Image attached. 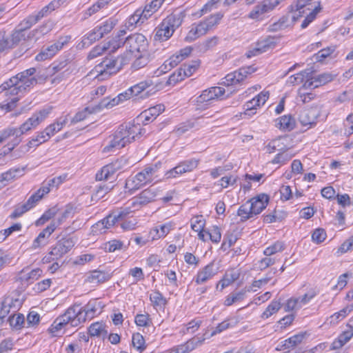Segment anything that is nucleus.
<instances>
[{"instance_id":"nucleus-1","label":"nucleus","mask_w":353,"mask_h":353,"mask_svg":"<svg viewBox=\"0 0 353 353\" xmlns=\"http://www.w3.org/2000/svg\"><path fill=\"white\" fill-rule=\"evenodd\" d=\"M148 44L146 37L142 34L135 33L129 35L123 42L128 52L117 58L105 57L102 62L95 66L96 72L101 77V79L117 73L123 65L129 63L130 53L145 51Z\"/></svg>"},{"instance_id":"nucleus-2","label":"nucleus","mask_w":353,"mask_h":353,"mask_svg":"<svg viewBox=\"0 0 353 353\" xmlns=\"http://www.w3.org/2000/svg\"><path fill=\"white\" fill-rule=\"evenodd\" d=\"M103 308L101 302L97 299L90 300L85 306L77 308L78 319L74 320V324L84 323L87 319H92L97 313H100Z\"/></svg>"},{"instance_id":"nucleus-3","label":"nucleus","mask_w":353,"mask_h":353,"mask_svg":"<svg viewBox=\"0 0 353 353\" xmlns=\"http://www.w3.org/2000/svg\"><path fill=\"white\" fill-rule=\"evenodd\" d=\"M26 39V33L19 30L17 27L10 36H7L6 32H0V52L6 50L14 48L22 40Z\"/></svg>"},{"instance_id":"nucleus-4","label":"nucleus","mask_w":353,"mask_h":353,"mask_svg":"<svg viewBox=\"0 0 353 353\" xmlns=\"http://www.w3.org/2000/svg\"><path fill=\"white\" fill-rule=\"evenodd\" d=\"M70 36L61 37L55 43L48 46H43L41 52L36 56L38 61H45L52 57L63 46L70 40Z\"/></svg>"},{"instance_id":"nucleus-5","label":"nucleus","mask_w":353,"mask_h":353,"mask_svg":"<svg viewBox=\"0 0 353 353\" xmlns=\"http://www.w3.org/2000/svg\"><path fill=\"white\" fill-rule=\"evenodd\" d=\"M74 245V242L72 238L62 239L57 243L56 245L49 253V254L53 256V257L48 256L44 259H46V262H50V260H57L68 253Z\"/></svg>"},{"instance_id":"nucleus-6","label":"nucleus","mask_w":353,"mask_h":353,"mask_svg":"<svg viewBox=\"0 0 353 353\" xmlns=\"http://www.w3.org/2000/svg\"><path fill=\"white\" fill-rule=\"evenodd\" d=\"M320 115V111L316 107L303 110L299 116V120L302 125L311 128L316 123V119Z\"/></svg>"},{"instance_id":"nucleus-7","label":"nucleus","mask_w":353,"mask_h":353,"mask_svg":"<svg viewBox=\"0 0 353 353\" xmlns=\"http://www.w3.org/2000/svg\"><path fill=\"white\" fill-rule=\"evenodd\" d=\"M218 272L219 268L216 267L214 262H211L198 272L193 281L197 285L203 284L211 279Z\"/></svg>"},{"instance_id":"nucleus-8","label":"nucleus","mask_w":353,"mask_h":353,"mask_svg":"<svg viewBox=\"0 0 353 353\" xmlns=\"http://www.w3.org/2000/svg\"><path fill=\"white\" fill-rule=\"evenodd\" d=\"M152 181L146 174L144 170L138 172L134 177L128 179L125 181V188L129 189L130 191L140 189L143 185Z\"/></svg>"},{"instance_id":"nucleus-9","label":"nucleus","mask_w":353,"mask_h":353,"mask_svg":"<svg viewBox=\"0 0 353 353\" xmlns=\"http://www.w3.org/2000/svg\"><path fill=\"white\" fill-rule=\"evenodd\" d=\"M81 304L74 303L73 305L70 307L61 316L57 319L59 321V323H62L64 326L70 325L71 327H77L81 323L74 324V320L78 319L79 314L77 308L79 307Z\"/></svg>"},{"instance_id":"nucleus-10","label":"nucleus","mask_w":353,"mask_h":353,"mask_svg":"<svg viewBox=\"0 0 353 353\" xmlns=\"http://www.w3.org/2000/svg\"><path fill=\"white\" fill-rule=\"evenodd\" d=\"M210 30L205 20L200 21L197 24H193L192 28L187 34L185 41L192 42L197 38L205 35Z\"/></svg>"},{"instance_id":"nucleus-11","label":"nucleus","mask_w":353,"mask_h":353,"mask_svg":"<svg viewBox=\"0 0 353 353\" xmlns=\"http://www.w3.org/2000/svg\"><path fill=\"white\" fill-rule=\"evenodd\" d=\"M225 89L221 87H212L203 91L202 94L196 98V103H203L209 102L223 95Z\"/></svg>"},{"instance_id":"nucleus-12","label":"nucleus","mask_w":353,"mask_h":353,"mask_svg":"<svg viewBox=\"0 0 353 353\" xmlns=\"http://www.w3.org/2000/svg\"><path fill=\"white\" fill-rule=\"evenodd\" d=\"M269 199L270 198L268 194L261 193L249 200L252 209V213L254 215L260 214L267 207Z\"/></svg>"},{"instance_id":"nucleus-13","label":"nucleus","mask_w":353,"mask_h":353,"mask_svg":"<svg viewBox=\"0 0 353 353\" xmlns=\"http://www.w3.org/2000/svg\"><path fill=\"white\" fill-rule=\"evenodd\" d=\"M164 110L165 107L163 104H158L141 112L139 117L143 119V123L146 125L148 122L154 121Z\"/></svg>"},{"instance_id":"nucleus-14","label":"nucleus","mask_w":353,"mask_h":353,"mask_svg":"<svg viewBox=\"0 0 353 353\" xmlns=\"http://www.w3.org/2000/svg\"><path fill=\"white\" fill-rule=\"evenodd\" d=\"M111 274L108 272L100 270H94L87 275L85 282L93 284H99L109 280Z\"/></svg>"},{"instance_id":"nucleus-15","label":"nucleus","mask_w":353,"mask_h":353,"mask_svg":"<svg viewBox=\"0 0 353 353\" xmlns=\"http://www.w3.org/2000/svg\"><path fill=\"white\" fill-rule=\"evenodd\" d=\"M185 17L184 11H174L163 20L164 24L169 25L175 30L181 25Z\"/></svg>"},{"instance_id":"nucleus-16","label":"nucleus","mask_w":353,"mask_h":353,"mask_svg":"<svg viewBox=\"0 0 353 353\" xmlns=\"http://www.w3.org/2000/svg\"><path fill=\"white\" fill-rule=\"evenodd\" d=\"M117 222V218L114 215L113 212L110 214L108 216L105 217L101 221H98L95 225H94L92 228V232H97L98 230L100 231L101 233L104 232H102V230H105V228H110L111 226H113Z\"/></svg>"},{"instance_id":"nucleus-17","label":"nucleus","mask_w":353,"mask_h":353,"mask_svg":"<svg viewBox=\"0 0 353 353\" xmlns=\"http://www.w3.org/2000/svg\"><path fill=\"white\" fill-rule=\"evenodd\" d=\"M268 12H270L266 4L262 1L253 8L250 12L248 17L256 21H262L264 18V15Z\"/></svg>"},{"instance_id":"nucleus-18","label":"nucleus","mask_w":353,"mask_h":353,"mask_svg":"<svg viewBox=\"0 0 353 353\" xmlns=\"http://www.w3.org/2000/svg\"><path fill=\"white\" fill-rule=\"evenodd\" d=\"M239 276L240 273L237 270L233 269L228 271L223 276V279L217 283L216 288H219V285H221V290H222L235 281L238 280Z\"/></svg>"},{"instance_id":"nucleus-19","label":"nucleus","mask_w":353,"mask_h":353,"mask_svg":"<svg viewBox=\"0 0 353 353\" xmlns=\"http://www.w3.org/2000/svg\"><path fill=\"white\" fill-rule=\"evenodd\" d=\"M252 287H245L239 292H232L230 294L224 301V304L226 306H230L233 303L241 301L244 299L247 292L252 291Z\"/></svg>"},{"instance_id":"nucleus-20","label":"nucleus","mask_w":353,"mask_h":353,"mask_svg":"<svg viewBox=\"0 0 353 353\" xmlns=\"http://www.w3.org/2000/svg\"><path fill=\"white\" fill-rule=\"evenodd\" d=\"M304 338V334H295L285 341H282L276 347L277 350H283L285 349L293 348L301 343Z\"/></svg>"},{"instance_id":"nucleus-21","label":"nucleus","mask_w":353,"mask_h":353,"mask_svg":"<svg viewBox=\"0 0 353 353\" xmlns=\"http://www.w3.org/2000/svg\"><path fill=\"white\" fill-rule=\"evenodd\" d=\"M157 194V189L154 187L151 186L140 193L139 196L137 198V202L141 205H145L154 201Z\"/></svg>"},{"instance_id":"nucleus-22","label":"nucleus","mask_w":353,"mask_h":353,"mask_svg":"<svg viewBox=\"0 0 353 353\" xmlns=\"http://www.w3.org/2000/svg\"><path fill=\"white\" fill-rule=\"evenodd\" d=\"M37 83V79L34 77H32V78L19 80V83H17V85H14V88H11V92H12V94H16L17 95L19 92L26 90L27 88L31 87Z\"/></svg>"},{"instance_id":"nucleus-23","label":"nucleus","mask_w":353,"mask_h":353,"mask_svg":"<svg viewBox=\"0 0 353 353\" xmlns=\"http://www.w3.org/2000/svg\"><path fill=\"white\" fill-rule=\"evenodd\" d=\"M151 84L152 83L148 81H141L134 86H132L125 92V99H129L132 96H138L146 88L150 87Z\"/></svg>"},{"instance_id":"nucleus-24","label":"nucleus","mask_w":353,"mask_h":353,"mask_svg":"<svg viewBox=\"0 0 353 353\" xmlns=\"http://www.w3.org/2000/svg\"><path fill=\"white\" fill-rule=\"evenodd\" d=\"M269 98L268 92H262L252 100L245 103L246 110L250 111L252 108L263 105Z\"/></svg>"},{"instance_id":"nucleus-25","label":"nucleus","mask_w":353,"mask_h":353,"mask_svg":"<svg viewBox=\"0 0 353 353\" xmlns=\"http://www.w3.org/2000/svg\"><path fill=\"white\" fill-rule=\"evenodd\" d=\"M237 215L241 217V221L242 222L254 216V214L252 213V209L249 201L239 207L237 211Z\"/></svg>"},{"instance_id":"nucleus-26","label":"nucleus","mask_w":353,"mask_h":353,"mask_svg":"<svg viewBox=\"0 0 353 353\" xmlns=\"http://www.w3.org/2000/svg\"><path fill=\"white\" fill-rule=\"evenodd\" d=\"M89 334L91 336L105 337L106 336L108 332L105 329V325L99 322H96L90 326L88 329Z\"/></svg>"},{"instance_id":"nucleus-27","label":"nucleus","mask_w":353,"mask_h":353,"mask_svg":"<svg viewBox=\"0 0 353 353\" xmlns=\"http://www.w3.org/2000/svg\"><path fill=\"white\" fill-rule=\"evenodd\" d=\"M38 117H33L32 116L29 118L25 123H23L19 128H17V136L19 137L25 132L30 130L32 128H35L39 125Z\"/></svg>"},{"instance_id":"nucleus-28","label":"nucleus","mask_w":353,"mask_h":353,"mask_svg":"<svg viewBox=\"0 0 353 353\" xmlns=\"http://www.w3.org/2000/svg\"><path fill=\"white\" fill-rule=\"evenodd\" d=\"M219 41V37L216 36H214L211 38H209L201 43H199L196 45V49L200 52H205L208 50L216 46Z\"/></svg>"},{"instance_id":"nucleus-29","label":"nucleus","mask_w":353,"mask_h":353,"mask_svg":"<svg viewBox=\"0 0 353 353\" xmlns=\"http://www.w3.org/2000/svg\"><path fill=\"white\" fill-rule=\"evenodd\" d=\"M116 24L117 20L112 18H110L105 21L103 22L101 24L95 27V30L98 32L102 33L103 37L105 34L111 32Z\"/></svg>"},{"instance_id":"nucleus-30","label":"nucleus","mask_w":353,"mask_h":353,"mask_svg":"<svg viewBox=\"0 0 353 353\" xmlns=\"http://www.w3.org/2000/svg\"><path fill=\"white\" fill-rule=\"evenodd\" d=\"M179 63L180 59L176 55L173 54L160 66L158 71H159V74L165 73L176 66Z\"/></svg>"},{"instance_id":"nucleus-31","label":"nucleus","mask_w":353,"mask_h":353,"mask_svg":"<svg viewBox=\"0 0 353 353\" xmlns=\"http://www.w3.org/2000/svg\"><path fill=\"white\" fill-rule=\"evenodd\" d=\"M114 134L117 139H119V141H121L125 145L131 143L130 137L128 135V125L122 124L119 125Z\"/></svg>"},{"instance_id":"nucleus-32","label":"nucleus","mask_w":353,"mask_h":353,"mask_svg":"<svg viewBox=\"0 0 353 353\" xmlns=\"http://www.w3.org/2000/svg\"><path fill=\"white\" fill-rule=\"evenodd\" d=\"M198 164L199 160L196 159H190L180 162L178 165L180 168L179 171L182 172L183 174L188 172H192L198 166Z\"/></svg>"},{"instance_id":"nucleus-33","label":"nucleus","mask_w":353,"mask_h":353,"mask_svg":"<svg viewBox=\"0 0 353 353\" xmlns=\"http://www.w3.org/2000/svg\"><path fill=\"white\" fill-rule=\"evenodd\" d=\"M150 299L154 307L163 308L167 304V300L159 291H154L150 296Z\"/></svg>"},{"instance_id":"nucleus-34","label":"nucleus","mask_w":353,"mask_h":353,"mask_svg":"<svg viewBox=\"0 0 353 353\" xmlns=\"http://www.w3.org/2000/svg\"><path fill=\"white\" fill-rule=\"evenodd\" d=\"M7 321L12 327L20 330L25 323V317L22 314L19 313L16 315H10Z\"/></svg>"},{"instance_id":"nucleus-35","label":"nucleus","mask_w":353,"mask_h":353,"mask_svg":"<svg viewBox=\"0 0 353 353\" xmlns=\"http://www.w3.org/2000/svg\"><path fill=\"white\" fill-rule=\"evenodd\" d=\"M278 125L280 128L290 131L294 128L295 121L291 115H285L280 118Z\"/></svg>"},{"instance_id":"nucleus-36","label":"nucleus","mask_w":353,"mask_h":353,"mask_svg":"<svg viewBox=\"0 0 353 353\" xmlns=\"http://www.w3.org/2000/svg\"><path fill=\"white\" fill-rule=\"evenodd\" d=\"M201 61L199 59L192 60L189 63H183L181 67L186 77H190L199 67Z\"/></svg>"},{"instance_id":"nucleus-37","label":"nucleus","mask_w":353,"mask_h":353,"mask_svg":"<svg viewBox=\"0 0 353 353\" xmlns=\"http://www.w3.org/2000/svg\"><path fill=\"white\" fill-rule=\"evenodd\" d=\"M102 37L103 34L96 31L94 28L92 30L89 32L83 37L81 42L83 46H90L92 43L95 42L97 40H99Z\"/></svg>"},{"instance_id":"nucleus-38","label":"nucleus","mask_w":353,"mask_h":353,"mask_svg":"<svg viewBox=\"0 0 353 353\" xmlns=\"http://www.w3.org/2000/svg\"><path fill=\"white\" fill-rule=\"evenodd\" d=\"M282 139L283 138H279L278 139L272 140L271 142H270L266 146L267 152L270 154L274 152L276 150L283 152L287 151L288 148L284 145L283 143H281Z\"/></svg>"},{"instance_id":"nucleus-39","label":"nucleus","mask_w":353,"mask_h":353,"mask_svg":"<svg viewBox=\"0 0 353 353\" xmlns=\"http://www.w3.org/2000/svg\"><path fill=\"white\" fill-rule=\"evenodd\" d=\"M237 323L238 321L236 319H230L223 321L216 327L212 334L214 335L221 333L229 327H234Z\"/></svg>"},{"instance_id":"nucleus-40","label":"nucleus","mask_w":353,"mask_h":353,"mask_svg":"<svg viewBox=\"0 0 353 353\" xmlns=\"http://www.w3.org/2000/svg\"><path fill=\"white\" fill-rule=\"evenodd\" d=\"M39 21L35 15H30L23 20L17 28L25 33L26 30L30 28L33 25Z\"/></svg>"},{"instance_id":"nucleus-41","label":"nucleus","mask_w":353,"mask_h":353,"mask_svg":"<svg viewBox=\"0 0 353 353\" xmlns=\"http://www.w3.org/2000/svg\"><path fill=\"white\" fill-rule=\"evenodd\" d=\"M52 26H53L52 22L47 21L45 23H43L42 26H41L39 28L30 32L29 34L27 37H28V38L34 37L37 34L44 35V34H47L50 30H52Z\"/></svg>"},{"instance_id":"nucleus-42","label":"nucleus","mask_w":353,"mask_h":353,"mask_svg":"<svg viewBox=\"0 0 353 353\" xmlns=\"http://www.w3.org/2000/svg\"><path fill=\"white\" fill-rule=\"evenodd\" d=\"M336 46H331L318 52L314 57L318 62H322L325 58L330 57L336 50Z\"/></svg>"},{"instance_id":"nucleus-43","label":"nucleus","mask_w":353,"mask_h":353,"mask_svg":"<svg viewBox=\"0 0 353 353\" xmlns=\"http://www.w3.org/2000/svg\"><path fill=\"white\" fill-rule=\"evenodd\" d=\"M126 125H128V135L131 142L135 141L137 137H140L142 129L139 124L126 123Z\"/></svg>"},{"instance_id":"nucleus-44","label":"nucleus","mask_w":353,"mask_h":353,"mask_svg":"<svg viewBox=\"0 0 353 353\" xmlns=\"http://www.w3.org/2000/svg\"><path fill=\"white\" fill-rule=\"evenodd\" d=\"M145 339L143 336L139 333H134L132 335V345L140 352H142L145 348Z\"/></svg>"},{"instance_id":"nucleus-45","label":"nucleus","mask_w":353,"mask_h":353,"mask_svg":"<svg viewBox=\"0 0 353 353\" xmlns=\"http://www.w3.org/2000/svg\"><path fill=\"white\" fill-rule=\"evenodd\" d=\"M123 245V243L122 241L114 239L104 243L103 248L105 252H113L117 250L122 249Z\"/></svg>"},{"instance_id":"nucleus-46","label":"nucleus","mask_w":353,"mask_h":353,"mask_svg":"<svg viewBox=\"0 0 353 353\" xmlns=\"http://www.w3.org/2000/svg\"><path fill=\"white\" fill-rule=\"evenodd\" d=\"M281 303L277 301H273L268 306L266 310L262 314L263 318H269L273 314L276 313L281 308Z\"/></svg>"},{"instance_id":"nucleus-47","label":"nucleus","mask_w":353,"mask_h":353,"mask_svg":"<svg viewBox=\"0 0 353 353\" xmlns=\"http://www.w3.org/2000/svg\"><path fill=\"white\" fill-rule=\"evenodd\" d=\"M186 77L183 72V70L182 69V67L181 66L179 69L176 70L173 74H172L168 81L167 83L169 85L171 84H175L177 82H179L182 80H183Z\"/></svg>"},{"instance_id":"nucleus-48","label":"nucleus","mask_w":353,"mask_h":353,"mask_svg":"<svg viewBox=\"0 0 353 353\" xmlns=\"http://www.w3.org/2000/svg\"><path fill=\"white\" fill-rule=\"evenodd\" d=\"M43 271L39 268H36L27 274H24L21 279L28 283H32L34 281L37 280L42 274Z\"/></svg>"},{"instance_id":"nucleus-49","label":"nucleus","mask_w":353,"mask_h":353,"mask_svg":"<svg viewBox=\"0 0 353 353\" xmlns=\"http://www.w3.org/2000/svg\"><path fill=\"white\" fill-rule=\"evenodd\" d=\"M275 44V42L274 41V38L271 37H268L265 39L259 41L256 43V46L259 47V52H266L269 48L274 46Z\"/></svg>"},{"instance_id":"nucleus-50","label":"nucleus","mask_w":353,"mask_h":353,"mask_svg":"<svg viewBox=\"0 0 353 353\" xmlns=\"http://www.w3.org/2000/svg\"><path fill=\"white\" fill-rule=\"evenodd\" d=\"M65 123L66 119H63L62 121H58L54 123L50 124L45 129L46 135H50V137L54 135L55 132H59L62 129Z\"/></svg>"},{"instance_id":"nucleus-51","label":"nucleus","mask_w":353,"mask_h":353,"mask_svg":"<svg viewBox=\"0 0 353 353\" xmlns=\"http://www.w3.org/2000/svg\"><path fill=\"white\" fill-rule=\"evenodd\" d=\"M57 212V209L55 207L49 209L48 210L46 211L41 217L36 221V225H41L44 224L46 221L53 218L56 215Z\"/></svg>"},{"instance_id":"nucleus-52","label":"nucleus","mask_w":353,"mask_h":353,"mask_svg":"<svg viewBox=\"0 0 353 353\" xmlns=\"http://www.w3.org/2000/svg\"><path fill=\"white\" fill-rule=\"evenodd\" d=\"M334 76L330 73H323L316 77H314L316 79L315 87H319L325 85L334 79Z\"/></svg>"},{"instance_id":"nucleus-53","label":"nucleus","mask_w":353,"mask_h":353,"mask_svg":"<svg viewBox=\"0 0 353 353\" xmlns=\"http://www.w3.org/2000/svg\"><path fill=\"white\" fill-rule=\"evenodd\" d=\"M138 23H141V19L139 12L135 11L126 21L125 26L128 30H132Z\"/></svg>"},{"instance_id":"nucleus-54","label":"nucleus","mask_w":353,"mask_h":353,"mask_svg":"<svg viewBox=\"0 0 353 353\" xmlns=\"http://www.w3.org/2000/svg\"><path fill=\"white\" fill-rule=\"evenodd\" d=\"M284 249V243L281 241H276L273 245L268 247L263 252L266 256H271L278 252H281Z\"/></svg>"},{"instance_id":"nucleus-55","label":"nucleus","mask_w":353,"mask_h":353,"mask_svg":"<svg viewBox=\"0 0 353 353\" xmlns=\"http://www.w3.org/2000/svg\"><path fill=\"white\" fill-rule=\"evenodd\" d=\"M125 145L121 141H119V139H117L115 134H113L112 139L110 141V143L103 148V152H110L113 149H121L125 147Z\"/></svg>"},{"instance_id":"nucleus-56","label":"nucleus","mask_w":353,"mask_h":353,"mask_svg":"<svg viewBox=\"0 0 353 353\" xmlns=\"http://www.w3.org/2000/svg\"><path fill=\"white\" fill-rule=\"evenodd\" d=\"M223 17V14L221 12H217L214 14H211L204 20L208 23L210 29H212L214 26L219 23L221 19Z\"/></svg>"},{"instance_id":"nucleus-57","label":"nucleus","mask_w":353,"mask_h":353,"mask_svg":"<svg viewBox=\"0 0 353 353\" xmlns=\"http://www.w3.org/2000/svg\"><path fill=\"white\" fill-rule=\"evenodd\" d=\"M95 112L93 108L90 109L89 107L85 108L82 111L77 112L72 119V123H77L84 120L88 115Z\"/></svg>"},{"instance_id":"nucleus-58","label":"nucleus","mask_w":353,"mask_h":353,"mask_svg":"<svg viewBox=\"0 0 353 353\" xmlns=\"http://www.w3.org/2000/svg\"><path fill=\"white\" fill-rule=\"evenodd\" d=\"M194 127V124L191 121H186L179 124L175 129L174 132L176 135L181 136Z\"/></svg>"},{"instance_id":"nucleus-59","label":"nucleus","mask_w":353,"mask_h":353,"mask_svg":"<svg viewBox=\"0 0 353 353\" xmlns=\"http://www.w3.org/2000/svg\"><path fill=\"white\" fill-rule=\"evenodd\" d=\"M326 236L327 234L324 229L317 228L313 232L312 239L313 242L319 244L322 243L325 239Z\"/></svg>"},{"instance_id":"nucleus-60","label":"nucleus","mask_w":353,"mask_h":353,"mask_svg":"<svg viewBox=\"0 0 353 353\" xmlns=\"http://www.w3.org/2000/svg\"><path fill=\"white\" fill-rule=\"evenodd\" d=\"M123 42L124 41H123V39H119L114 37L105 43V45H106L107 50H109L110 52H114L121 46H123Z\"/></svg>"},{"instance_id":"nucleus-61","label":"nucleus","mask_w":353,"mask_h":353,"mask_svg":"<svg viewBox=\"0 0 353 353\" xmlns=\"http://www.w3.org/2000/svg\"><path fill=\"white\" fill-rule=\"evenodd\" d=\"M22 225L19 223L13 224L8 228L0 232V239L5 240L6 237L10 236L13 232L19 231L21 230Z\"/></svg>"},{"instance_id":"nucleus-62","label":"nucleus","mask_w":353,"mask_h":353,"mask_svg":"<svg viewBox=\"0 0 353 353\" xmlns=\"http://www.w3.org/2000/svg\"><path fill=\"white\" fill-rule=\"evenodd\" d=\"M125 163V160L123 159H117L115 161L106 165L107 168H109L108 170L111 175H113L115 172L121 169L123 165Z\"/></svg>"},{"instance_id":"nucleus-63","label":"nucleus","mask_w":353,"mask_h":353,"mask_svg":"<svg viewBox=\"0 0 353 353\" xmlns=\"http://www.w3.org/2000/svg\"><path fill=\"white\" fill-rule=\"evenodd\" d=\"M4 299L10 301L8 307L12 310L13 312H16L23 303V300L19 298H14L12 296H8Z\"/></svg>"},{"instance_id":"nucleus-64","label":"nucleus","mask_w":353,"mask_h":353,"mask_svg":"<svg viewBox=\"0 0 353 353\" xmlns=\"http://www.w3.org/2000/svg\"><path fill=\"white\" fill-rule=\"evenodd\" d=\"M206 234L209 236L210 239L214 243H219L221 239V231L217 226H213L211 230L206 232Z\"/></svg>"}]
</instances>
